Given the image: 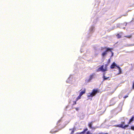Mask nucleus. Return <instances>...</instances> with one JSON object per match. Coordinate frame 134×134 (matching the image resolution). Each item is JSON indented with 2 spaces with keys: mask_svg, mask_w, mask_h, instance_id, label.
Returning <instances> with one entry per match:
<instances>
[{
  "mask_svg": "<svg viewBox=\"0 0 134 134\" xmlns=\"http://www.w3.org/2000/svg\"><path fill=\"white\" fill-rule=\"evenodd\" d=\"M112 48H107L106 47H105L104 48L101 47V51H103L104 50V51H103L102 54V55L103 57H104L107 53H110L111 54V57H112L113 56L114 53L111 51Z\"/></svg>",
  "mask_w": 134,
  "mask_h": 134,
  "instance_id": "f257e3e1",
  "label": "nucleus"
},
{
  "mask_svg": "<svg viewBox=\"0 0 134 134\" xmlns=\"http://www.w3.org/2000/svg\"><path fill=\"white\" fill-rule=\"evenodd\" d=\"M98 92V90L93 89L92 92L91 93H89L88 94L89 95L88 96V98L89 99H90L91 100L92 98H91V97H92L93 96H95L96 93Z\"/></svg>",
  "mask_w": 134,
  "mask_h": 134,
  "instance_id": "f03ea898",
  "label": "nucleus"
},
{
  "mask_svg": "<svg viewBox=\"0 0 134 134\" xmlns=\"http://www.w3.org/2000/svg\"><path fill=\"white\" fill-rule=\"evenodd\" d=\"M108 65V64L103 65L99 67L97 70V71H102L103 72H105L107 70V67Z\"/></svg>",
  "mask_w": 134,
  "mask_h": 134,
  "instance_id": "7ed1b4c3",
  "label": "nucleus"
},
{
  "mask_svg": "<svg viewBox=\"0 0 134 134\" xmlns=\"http://www.w3.org/2000/svg\"><path fill=\"white\" fill-rule=\"evenodd\" d=\"M118 100V99L117 97L113 98L110 100V105L111 106L114 105Z\"/></svg>",
  "mask_w": 134,
  "mask_h": 134,
  "instance_id": "20e7f679",
  "label": "nucleus"
},
{
  "mask_svg": "<svg viewBox=\"0 0 134 134\" xmlns=\"http://www.w3.org/2000/svg\"><path fill=\"white\" fill-rule=\"evenodd\" d=\"M124 122H122L121 124L118 125L117 126L122 128L125 129L126 127H127L129 125H125L124 126Z\"/></svg>",
  "mask_w": 134,
  "mask_h": 134,
  "instance_id": "39448f33",
  "label": "nucleus"
},
{
  "mask_svg": "<svg viewBox=\"0 0 134 134\" xmlns=\"http://www.w3.org/2000/svg\"><path fill=\"white\" fill-rule=\"evenodd\" d=\"M127 23H124L123 24H118L116 25L117 27H119L120 28H122V25H124L125 24V26H126L127 25Z\"/></svg>",
  "mask_w": 134,
  "mask_h": 134,
  "instance_id": "423d86ee",
  "label": "nucleus"
},
{
  "mask_svg": "<svg viewBox=\"0 0 134 134\" xmlns=\"http://www.w3.org/2000/svg\"><path fill=\"white\" fill-rule=\"evenodd\" d=\"M118 66L115 63V62H113L112 65H111L110 68L112 69H113L115 67H116L117 68Z\"/></svg>",
  "mask_w": 134,
  "mask_h": 134,
  "instance_id": "0eeeda50",
  "label": "nucleus"
},
{
  "mask_svg": "<svg viewBox=\"0 0 134 134\" xmlns=\"http://www.w3.org/2000/svg\"><path fill=\"white\" fill-rule=\"evenodd\" d=\"M94 75V74H92L90 75V76L89 79H88L87 80V81L88 82H90L91 81L92 79L93 78Z\"/></svg>",
  "mask_w": 134,
  "mask_h": 134,
  "instance_id": "6e6552de",
  "label": "nucleus"
},
{
  "mask_svg": "<svg viewBox=\"0 0 134 134\" xmlns=\"http://www.w3.org/2000/svg\"><path fill=\"white\" fill-rule=\"evenodd\" d=\"M94 30V27L93 25L92 26L90 29V31L91 33L93 32Z\"/></svg>",
  "mask_w": 134,
  "mask_h": 134,
  "instance_id": "1a4fd4ad",
  "label": "nucleus"
},
{
  "mask_svg": "<svg viewBox=\"0 0 134 134\" xmlns=\"http://www.w3.org/2000/svg\"><path fill=\"white\" fill-rule=\"evenodd\" d=\"M105 73L103 74V81H104L108 79L109 78V77H107L105 76Z\"/></svg>",
  "mask_w": 134,
  "mask_h": 134,
  "instance_id": "9d476101",
  "label": "nucleus"
},
{
  "mask_svg": "<svg viewBox=\"0 0 134 134\" xmlns=\"http://www.w3.org/2000/svg\"><path fill=\"white\" fill-rule=\"evenodd\" d=\"M134 120V115L130 119L129 124H130Z\"/></svg>",
  "mask_w": 134,
  "mask_h": 134,
  "instance_id": "9b49d317",
  "label": "nucleus"
},
{
  "mask_svg": "<svg viewBox=\"0 0 134 134\" xmlns=\"http://www.w3.org/2000/svg\"><path fill=\"white\" fill-rule=\"evenodd\" d=\"M85 93V89L84 90L82 91L80 93V95L81 96Z\"/></svg>",
  "mask_w": 134,
  "mask_h": 134,
  "instance_id": "f8f14e48",
  "label": "nucleus"
},
{
  "mask_svg": "<svg viewBox=\"0 0 134 134\" xmlns=\"http://www.w3.org/2000/svg\"><path fill=\"white\" fill-rule=\"evenodd\" d=\"M117 68H118V69L119 72V73L118 74H121L122 72V71H121V69L118 66Z\"/></svg>",
  "mask_w": 134,
  "mask_h": 134,
  "instance_id": "ddd939ff",
  "label": "nucleus"
},
{
  "mask_svg": "<svg viewBox=\"0 0 134 134\" xmlns=\"http://www.w3.org/2000/svg\"><path fill=\"white\" fill-rule=\"evenodd\" d=\"M92 122H91L88 124V126L90 129H92Z\"/></svg>",
  "mask_w": 134,
  "mask_h": 134,
  "instance_id": "4468645a",
  "label": "nucleus"
},
{
  "mask_svg": "<svg viewBox=\"0 0 134 134\" xmlns=\"http://www.w3.org/2000/svg\"><path fill=\"white\" fill-rule=\"evenodd\" d=\"M81 96L79 94V96L76 98V101H77L78 100L80 99L81 98Z\"/></svg>",
  "mask_w": 134,
  "mask_h": 134,
  "instance_id": "2eb2a0df",
  "label": "nucleus"
},
{
  "mask_svg": "<svg viewBox=\"0 0 134 134\" xmlns=\"http://www.w3.org/2000/svg\"><path fill=\"white\" fill-rule=\"evenodd\" d=\"M71 77H69V78L67 80V81H66V82H68V83H71V82L69 80H70L71 79Z\"/></svg>",
  "mask_w": 134,
  "mask_h": 134,
  "instance_id": "dca6fc26",
  "label": "nucleus"
},
{
  "mask_svg": "<svg viewBox=\"0 0 134 134\" xmlns=\"http://www.w3.org/2000/svg\"><path fill=\"white\" fill-rule=\"evenodd\" d=\"M57 131H56V130H55V131H53V130H52L50 131V133H56V132H57Z\"/></svg>",
  "mask_w": 134,
  "mask_h": 134,
  "instance_id": "f3484780",
  "label": "nucleus"
},
{
  "mask_svg": "<svg viewBox=\"0 0 134 134\" xmlns=\"http://www.w3.org/2000/svg\"><path fill=\"white\" fill-rule=\"evenodd\" d=\"M88 130V129L87 128H86V129L84 130L82 132L84 134H85V133L86 132V131H87Z\"/></svg>",
  "mask_w": 134,
  "mask_h": 134,
  "instance_id": "a211bd4d",
  "label": "nucleus"
},
{
  "mask_svg": "<svg viewBox=\"0 0 134 134\" xmlns=\"http://www.w3.org/2000/svg\"><path fill=\"white\" fill-rule=\"evenodd\" d=\"M116 36L117 38H119L121 37V36L119 34H118Z\"/></svg>",
  "mask_w": 134,
  "mask_h": 134,
  "instance_id": "6ab92c4d",
  "label": "nucleus"
},
{
  "mask_svg": "<svg viewBox=\"0 0 134 134\" xmlns=\"http://www.w3.org/2000/svg\"><path fill=\"white\" fill-rule=\"evenodd\" d=\"M131 35H127L126 36H125V37L128 38H130L131 37Z\"/></svg>",
  "mask_w": 134,
  "mask_h": 134,
  "instance_id": "aec40b11",
  "label": "nucleus"
},
{
  "mask_svg": "<svg viewBox=\"0 0 134 134\" xmlns=\"http://www.w3.org/2000/svg\"><path fill=\"white\" fill-rule=\"evenodd\" d=\"M131 130H134V126H131Z\"/></svg>",
  "mask_w": 134,
  "mask_h": 134,
  "instance_id": "412c9836",
  "label": "nucleus"
},
{
  "mask_svg": "<svg viewBox=\"0 0 134 134\" xmlns=\"http://www.w3.org/2000/svg\"><path fill=\"white\" fill-rule=\"evenodd\" d=\"M86 134H92L90 131H88L86 132Z\"/></svg>",
  "mask_w": 134,
  "mask_h": 134,
  "instance_id": "4be33fe9",
  "label": "nucleus"
},
{
  "mask_svg": "<svg viewBox=\"0 0 134 134\" xmlns=\"http://www.w3.org/2000/svg\"><path fill=\"white\" fill-rule=\"evenodd\" d=\"M74 130L73 129L72 130V131L71 132L70 134H73L74 132Z\"/></svg>",
  "mask_w": 134,
  "mask_h": 134,
  "instance_id": "5701e85b",
  "label": "nucleus"
},
{
  "mask_svg": "<svg viewBox=\"0 0 134 134\" xmlns=\"http://www.w3.org/2000/svg\"><path fill=\"white\" fill-rule=\"evenodd\" d=\"M76 134H84L82 132H81L80 133H77Z\"/></svg>",
  "mask_w": 134,
  "mask_h": 134,
  "instance_id": "b1692460",
  "label": "nucleus"
},
{
  "mask_svg": "<svg viewBox=\"0 0 134 134\" xmlns=\"http://www.w3.org/2000/svg\"><path fill=\"white\" fill-rule=\"evenodd\" d=\"M128 97V96H125L124 97V98H127V97Z\"/></svg>",
  "mask_w": 134,
  "mask_h": 134,
  "instance_id": "393cba45",
  "label": "nucleus"
},
{
  "mask_svg": "<svg viewBox=\"0 0 134 134\" xmlns=\"http://www.w3.org/2000/svg\"><path fill=\"white\" fill-rule=\"evenodd\" d=\"M76 104V101H75L74 102V103L73 104V105H74V104Z\"/></svg>",
  "mask_w": 134,
  "mask_h": 134,
  "instance_id": "a878e982",
  "label": "nucleus"
},
{
  "mask_svg": "<svg viewBox=\"0 0 134 134\" xmlns=\"http://www.w3.org/2000/svg\"><path fill=\"white\" fill-rule=\"evenodd\" d=\"M76 109L77 111H78L79 110V109L78 108H76Z\"/></svg>",
  "mask_w": 134,
  "mask_h": 134,
  "instance_id": "bb28decb",
  "label": "nucleus"
},
{
  "mask_svg": "<svg viewBox=\"0 0 134 134\" xmlns=\"http://www.w3.org/2000/svg\"><path fill=\"white\" fill-rule=\"evenodd\" d=\"M99 134H108L107 133H99Z\"/></svg>",
  "mask_w": 134,
  "mask_h": 134,
  "instance_id": "cd10ccee",
  "label": "nucleus"
},
{
  "mask_svg": "<svg viewBox=\"0 0 134 134\" xmlns=\"http://www.w3.org/2000/svg\"><path fill=\"white\" fill-rule=\"evenodd\" d=\"M122 16H119V17H118V19H119V18H121V17H122Z\"/></svg>",
  "mask_w": 134,
  "mask_h": 134,
  "instance_id": "c85d7f7f",
  "label": "nucleus"
},
{
  "mask_svg": "<svg viewBox=\"0 0 134 134\" xmlns=\"http://www.w3.org/2000/svg\"><path fill=\"white\" fill-rule=\"evenodd\" d=\"M61 121V120H59L58 121V123L59 122Z\"/></svg>",
  "mask_w": 134,
  "mask_h": 134,
  "instance_id": "c756f323",
  "label": "nucleus"
},
{
  "mask_svg": "<svg viewBox=\"0 0 134 134\" xmlns=\"http://www.w3.org/2000/svg\"><path fill=\"white\" fill-rule=\"evenodd\" d=\"M110 59H109V60H108V63H109L110 62Z\"/></svg>",
  "mask_w": 134,
  "mask_h": 134,
  "instance_id": "7c9ffc66",
  "label": "nucleus"
},
{
  "mask_svg": "<svg viewBox=\"0 0 134 134\" xmlns=\"http://www.w3.org/2000/svg\"><path fill=\"white\" fill-rule=\"evenodd\" d=\"M119 98L120 99V96H119Z\"/></svg>",
  "mask_w": 134,
  "mask_h": 134,
  "instance_id": "2f4dec72",
  "label": "nucleus"
},
{
  "mask_svg": "<svg viewBox=\"0 0 134 134\" xmlns=\"http://www.w3.org/2000/svg\"><path fill=\"white\" fill-rule=\"evenodd\" d=\"M123 29H125V27H124L123 28Z\"/></svg>",
  "mask_w": 134,
  "mask_h": 134,
  "instance_id": "473e14b6",
  "label": "nucleus"
},
{
  "mask_svg": "<svg viewBox=\"0 0 134 134\" xmlns=\"http://www.w3.org/2000/svg\"><path fill=\"white\" fill-rule=\"evenodd\" d=\"M72 129H69V130H71Z\"/></svg>",
  "mask_w": 134,
  "mask_h": 134,
  "instance_id": "72a5a7b5",
  "label": "nucleus"
},
{
  "mask_svg": "<svg viewBox=\"0 0 134 134\" xmlns=\"http://www.w3.org/2000/svg\"><path fill=\"white\" fill-rule=\"evenodd\" d=\"M123 16H126V15H123Z\"/></svg>",
  "mask_w": 134,
  "mask_h": 134,
  "instance_id": "f704fd0d",
  "label": "nucleus"
},
{
  "mask_svg": "<svg viewBox=\"0 0 134 134\" xmlns=\"http://www.w3.org/2000/svg\"><path fill=\"white\" fill-rule=\"evenodd\" d=\"M80 51L81 52H82V51H81V50Z\"/></svg>",
  "mask_w": 134,
  "mask_h": 134,
  "instance_id": "c9c22d12",
  "label": "nucleus"
}]
</instances>
